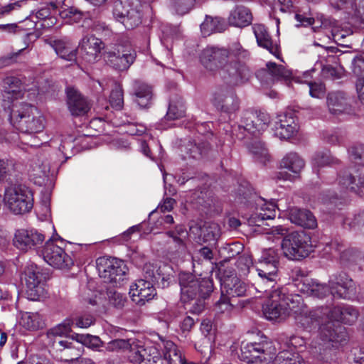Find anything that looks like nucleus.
Returning <instances> with one entry per match:
<instances>
[{"instance_id": "obj_1", "label": "nucleus", "mask_w": 364, "mask_h": 364, "mask_svg": "<svg viewBox=\"0 0 364 364\" xmlns=\"http://www.w3.org/2000/svg\"><path fill=\"white\" fill-rule=\"evenodd\" d=\"M319 309L321 320L328 319L329 321L320 327L319 341L312 342L313 353L317 355L318 360L330 362L333 360L337 350L346 345L349 340L346 328L332 322H341L343 305L333 307L321 306Z\"/></svg>"}, {"instance_id": "obj_2", "label": "nucleus", "mask_w": 364, "mask_h": 364, "mask_svg": "<svg viewBox=\"0 0 364 364\" xmlns=\"http://www.w3.org/2000/svg\"><path fill=\"white\" fill-rule=\"evenodd\" d=\"M242 360L250 364H306L301 356L293 348L279 351L277 355L275 342L264 336L253 341H242L240 346Z\"/></svg>"}, {"instance_id": "obj_3", "label": "nucleus", "mask_w": 364, "mask_h": 364, "mask_svg": "<svg viewBox=\"0 0 364 364\" xmlns=\"http://www.w3.org/2000/svg\"><path fill=\"white\" fill-rule=\"evenodd\" d=\"M181 300L186 308L195 314H199L205 307V299L213 291V282L208 278H200L191 273L179 274Z\"/></svg>"}, {"instance_id": "obj_4", "label": "nucleus", "mask_w": 364, "mask_h": 364, "mask_svg": "<svg viewBox=\"0 0 364 364\" xmlns=\"http://www.w3.org/2000/svg\"><path fill=\"white\" fill-rule=\"evenodd\" d=\"M289 230L282 225L273 226L267 232V238L274 242L283 238L282 250L284 255L291 260H300L313 251L311 240L304 231H295L288 234Z\"/></svg>"}, {"instance_id": "obj_5", "label": "nucleus", "mask_w": 364, "mask_h": 364, "mask_svg": "<svg viewBox=\"0 0 364 364\" xmlns=\"http://www.w3.org/2000/svg\"><path fill=\"white\" fill-rule=\"evenodd\" d=\"M6 115L11 124L23 133L41 132L46 126V119L42 113L35 106L26 102L15 105Z\"/></svg>"}, {"instance_id": "obj_6", "label": "nucleus", "mask_w": 364, "mask_h": 364, "mask_svg": "<svg viewBox=\"0 0 364 364\" xmlns=\"http://www.w3.org/2000/svg\"><path fill=\"white\" fill-rule=\"evenodd\" d=\"M279 261L278 250L269 248L262 252L259 259V267L256 269L258 275L256 282L257 291L266 292L269 289L275 287L279 280Z\"/></svg>"}, {"instance_id": "obj_7", "label": "nucleus", "mask_w": 364, "mask_h": 364, "mask_svg": "<svg viewBox=\"0 0 364 364\" xmlns=\"http://www.w3.org/2000/svg\"><path fill=\"white\" fill-rule=\"evenodd\" d=\"M264 293L269 299L262 306V312L267 320L281 321L291 315L295 295L286 294L284 289L276 287Z\"/></svg>"}, {"instance_id": "obj_8", "label": "nucleus", "mask_w": 364, "mask_h": 364, "mask_svg": "<svg viewBox=\"0 0 364 364\" xmlns=\"http://www.w3.org/2000/svg\"><path fill=\"white\" fill-rule=\"evenodd\" d=\"M144 278L136 280L131 285L129 294L133 301L139 306L153 299L156 296L154 284L159 279L168 281V277L161 275V267L155 272V267L151 264H146L143 269Z\"/></svg>"}, {"instance_id": "obj_9", "label": "nucleus", "mask_w": 364, "mask_h": 364, "mask_svg": "<svg viewBox=\"0 0 364 364\" xmlns=\"http://www.w3.org/2000/svg\"><path fill=\"white\" fill-rule=\"evenodd\" d=\"M2 201L5 208L13 215H24L33 208V193L25 185L11 184L5 188Z\"/></svg>"}, {"instance_id": "obj_10", "label": "nucleus", "mask_w": 364, "mask_h": 364, "mask_svg": "<svg viewBox=\"0 0 364 364\" xmlns=\"http://www.w3.org/2000/svg\"><path fill=\"white\" fill-rule=\"evenodd\" d=\"M139 0H119L113 9V16L127 29H132L141 23V10Z\"/></svg>"}, {"instance_id": "obj_11", "label": "nucleus", "mask_w": 364, "mask_h": 364, "mask_svg": "<svg viewBox=\"0 0 364 364\" xmlns=\"http://www.w3.org/2000/svg\"><path fill=\"white\" fill-rule=\"evenodd\" d=\"M294 305L291 306V315L294 317L297 325L311 331L316 328L322 321L319 308L310 310L304 304L301 297L295 294Z\"/></svg>"}, {"instance_id": "obj_12", "label": "nucleus", "mask_w": 364, "mask_h": 364, "mask_svg": "<svg viewBox=\"0 0 364 364\" xmlns=\"http://www.w3.org/2000/svg\"><path fill=\"white\" fill-rule=\"evenodd\" d=\"M56 239L55 236H53L46 241L41 251V255L45 262L54 268L70 269L74 264L73 259L64 249L54 242Z\"/></svg>"}, {"instance_id": "obj_13", "label": "nucleus", "mask_w": 364, "mask_h": 364, "mask_svg": "<svg viewBox=\"0 0 364 364\" xmlns=\"http://www.w3.org/2000/svg\"><path fill=\"white\" fill-rule=\"evenodd\" d=\"M107 62L114 69L127 70L134 62L136 52L129 41L118 43L106 53Z\"/></svg>"}, {"instance_id": "obj_14", "label": "nucleus", "mask_w": 364, "mask_h": 364, "mask_svg": "<svg viewBox=\"0 0 364 364\" xmlns=\"http://www.w3.org/2000/svg\"><path fill=\"white\" fill-rule=\"evenodd\" d=\"M3 93L1 107L5 114L10 112L15 105H22L21 101L23 96L21 80L16 77H6L3 81Z\"/></svg>"}, {"instance_id": "obj_15", "label": "nucleus", "mask_w": 364, "mask_h": 364, "mask_svg": "<svg viewBox=\"0 0 364 364\" xmlns=\"http://www.w3.org/2000/svg\"><path fill=\"white\" fill-rule=\"evenodd\" d=\"M99 275L105 282L116 284L125 274L124 262L117 258L100 257L97 259Z\"/></svg>"}, {"instance_id": "obj_16", "label": "nucleus", "mask_w": 364, "mask_h": 364, "mask_svg": "<svg viewBox=\"0 0 364 364\" xmlns=\"http://www.w3.org/2000/svg\"><path fill=\"white\" fill-rule=\"evenodd\" d=\"M218 72L220 78L230 86L244 83L250 77V70L238 61L225 63Z\"/></svg>"}, {"instance_id": "obj_17", "label": "nucleus", "mask_w": 364, "mask_h": 364, "mask_svg": "<svg viewBox=\"0 0 364 364\" xmlns=\"http://www.w3.org/2000/svg\"><path fill=\"white\" fill-rule=\"evenodd\" d=\"M211 103L218 110L228 114L237 112L240 108V100L230 89L217 88L211 95Z\"/></svg>"}, {"instance_id": "obj_18", "label": "nucleus", "mask_w": 364, "mask_h": 364, "mask_svg": "<svg viewBox=\"0 0 364 364\" xmlns=\"http://www.w3.org/2000/svg\"><path fill=\"white\" fill-rule=\"evenodd\" d=\"M328 282L330 293L335 298L350 299L356 294L355 282L344 272L331 276Z\"/></svg>"}, {"instance_id": "obj_19", "label": "nucleus", "mask_w": 364, "mask_h": 364, "mask_svg": "<svg viewBox=\"0 0 364 364\" xmlns=\"http://www.w3.org/2000/svg\"><path fill=\"white\" fill-rule=\"evenodd\" d=\"M26 294L28 299L38 300L44 294V283L38 267L35 264L28 265L24 271Z\"/></svg>"}, {"instance_id": "obj_20", "label": "nucleus", "mask_w": 364, "mask_h": 364, "mask_svg": "<svg viewBox=\"0 0 364 364\" xmlns=\"http://www.w3.org/2000/svg\"><path fill=\"white\" fill-rule=\"evenodd\" d=\"M105 45L101 39L93 35H87L79 42L77 49L81 58L87 63H93L100 59Z\"/></svg>"}, {"instance_id": "obj_21", "label": "nucleus", "mask_w": 364, "mask_h": 364, "mask_svg": "<svg viewBox=\"0 0 364 364\" xmlns=\"http://www.w3.org/2000/svg\"><path fill=\"white\" fill-rule=\"evenodd\" d=\"M337 186L339 189L341 200L348 192L358 193L360 188L364 186V176L358 174H353L349 170L341 171L338 176Z\"/></svg>"}, {"instance_id": "obj_22", "label": "nucleus", "mask_w": 364, "mask_h": 364, "mask_svg": "<svg viewBox=\"0 0 364 364\" xmlns=\"http://www.w3.org/2000/svg\"><path fill=\"white\" fill-rule=\"evenodd\" d=\"M269 122L270 117L267 113L260 112L255 114L247 112L241 120L239 129H243L254 136H257L267 128Z\"/></svg>"}, {"instance_id": "obj_23", "label": "nucleus", "mask_w": 364, "mask_h": 364, "mask_svg": "<svg viewBox=\"0 0 364 364\" xmlns=\"http://www.w3.org/2000/svg\"><path fill=\"white\" fill-rule=\"evenodd\" d=\"M229 51L223 48L208 47L204 49L200 56L203 66L210 70H218L227 62Z\"/></svg>"}, {"instance_id": "obj_24", "label": "nucleus", "mask_w": 364, "mask_h": 364, "mask_svg": "<svg viewBox=\"0 0 364 364\" xmlns=\"http://www.w3.org/2000/svg\"><path fill=\"white\" fill-rule=\"evenodd\" d=\"M279 208L274 201H267L264 198H259L256 202L255 211L248 218L249 223L252 225L260 226L264 220L274 219L276 210Z\"/></svg>"}, {"instance_id": "obj_25", "label": "nucleus", "mask_w": 364, "mask_h": 364, "mask_svg": "<svg viewBox=\"0 0 364 364\" xmlns=\"http://www.w3.org/2000/svg\"><path fill=\"white\" fill-rule=\"evenodd\" d=\"M45 238V235L37 230L21 229L16 232L14 244L18 249L27 251L41 244Z\"/></svg>"}, {"instance_id": "obj_26", "label": "nucleus", "mask_w": 364, "mask_h": 364, "mask_svg": "<svg viewBox=\"0 0 364 364\" xmlns=\"http://www.w3.org/2000/svg\"><path fill=\"white\" fill-rule=\"evenodd\" d=\"M66 95L68 108L73 116H83L89 112L90 103L78 90L68 87Z\"/></svg>"}, {"instance_id": "obj_27", "label": "nucleus", "mask_w": 364, "mask_h": 364, "mask_svg": "<svg viewBox=\"0 0 364 364\" xmlns=\"http://www.w3.org/2000/svg\"><path fill=\"white\" fill-rule=\"evenodd\" d=\"M221 293L233 299L235 297L242 296L246 291L245 284L236 275L224 274L220 279Z\"/></svg>"}, {"instance_id": "obj_28", "label": "nucleus", "mask_w": 364, "mask_h": 364, "mask_svg": "<svg viewBox=\"0 0 364 364\" xmlns=\"http://www.w3.org/2000/svg\"><path fill=\"white\" fill-rule=\"evenodd\" d=\"M297 129V124L291 114L279 115L274 126V135L281 139H289Z\"/></svg>"}, {"instance_id": "obj_29", "label": "nucleus", "mask_w": 364, "mask_h": 364, "mask_svg": "<svg viewBox=\"0 0 364 364\" xmlns=\"http://www.w3.org/2000/svg\"><path fill=\"white\" fill-rule=\"evenodd\" d=\"M301 292L309 296L318 298H323L330 293V285L327 287L323 284L319 283L317 280L304 278L297 284Z\"/></svg>"}, {"instance_id": "obj_30", "label": "nucleus", "mask_w": 364, "mask_h": 364, "mask_svg": "<svg viewBox=\"0 0 364 364\" xmlns=\"http://www.w3.org/2000/svg\"><path fill=\"white\" fill-rule=\"evenodd\" d=\"M252 29L258 46L267 49L270 53L279 58V46L277 43L272 41L265 26L262 24H255Z\"/></svg>"}, {"instance_id": "obj_31", "label": "nucleus", "mask_w": 364, "mask_h": 364, "mask_svg": "<svg viewBox=\"0 0 364 364\" xmlns=\"http://www.w3.org/2000/svg\"><path fill=\"white\" fill-rule=\"evenodd\" d=\"M289 217L292 223L305 228L314 229L317 226L316 218L308 210L292 208L289 210Z\"/></svg>"}, {"instance_id": "obj_32", "label": "nucleus", "mask_w": 364, "mask_h": 364, "mask_svg": "<svg viewBox=\"0 0 364 364\" xmlns=\"http://www.w3.org/2000/svg\"><path fill=\"white\" fill-rule=\"evenodd\" d=\"M228 21L230 26L243 28L252 23V15L248 8L237 6L230 11Z\"/></svg>"}, {"instance_id": "obj_33", "label": "nucleus", "mask_w": 364, "mask_h": 364, "mask_svg": "<svg viewBox=\"0 0 364 364\" xmlns=\"http://www.w3.org/2000/svg\"><path fill=\"white\" fill-rule=\"evenodd\" d=\"M327 106L329 112L333 115H339L348 112V100L343 92H332L327 96Z\"/></svg>"}, {"instance_id": "obj_34", "label": "nucleus", "mask_w": 364, "mask_h": 364, "mask_svg": "<svg viewBox=\"0 0 364 364\" xmlns=\"http://www.w3.org/2000/svg\"><path fill=\"white\" fill-rule=\"evenodd\" d=\"M266 69L264 70V82L269 84L268 79L266 75L270 76V80H289L291 78L292 73L290 70H287L282 65H277L275 63L269 62L266 64Z\"/></svg>"}, {"instance_id": "obj_35", "label": "nucleus", "mask_w": 364, "mask_h": 364, "mask_svg": "<svg viewBox=\"0 0 364 364\" xmlns=\"http://www.w3.org/2000/svg\"><path fill=\"white\" fill-rule=\"evenodd\" d=\"M323 251L325 254L331 255L335 257L339 256L343 262L350 261L355 257L351 250L345 249L343 244L336 240L327 243L323 248Z\"/></svg>"}, {"instance_id": "obj_36", "label": "nucleus", "mask_w": 364, "mask_h": 364, "mask_svg": "<svg viewBox=\"0 0 364 364\" xmlns=\"http://www.w3.org/2000/svg\"><path fill=\"white\" fill-rule=\"evenodd\" d=\"M304 160L296 152H289L280 161V167L299 175L304 168Z\"/></svg>"}, {"instance_id": "obj_37", "label": "nucleus", "mask_w": 364, "mask_h": 364, "mask_svg": "<svg viewBox=\"0 0 364 364\" xmlns=\"http://www.w3.org/2000/svg\"><path fill=\"white\" fill-rule=\"evenodd\" d=\"M19 323L28 331H37L43 328L45 322L43 316L38 312H24L21 314Z\"/></svg>"}, {"instance_id": "obj_38", "label": "nucleus", "mask_w": 364, "mask_h": 364, "mask_svg": "<svg viewBox=\"0 0 364 364\" xmlns=\"http://www.w3.org/2000/svg\"><path fill=\"white\" fill-rule=\"evenodd\" d=\"M134 92L136 101L140 107L145 108L149 105L152 99V90L149 85L140 81H134Z\"/></svg>"}, {"instance_id": "obj_39", "label": "nucleus", "mask_w": 364, "mask_h": 364, "mask_svg": "<svg viewBox=\"0 0 364 364\" xmlns=\"http://www.w3.org/2000/svg\"><path fill=\"white\" fill-rule=\"evenodd\" d=\"M226 24L223 19L219 17L206 16L200 24V31L203 36H208L213 33H220L225 31Z\"/></svg>"}, {"instance_id": "obj_40", "label": "nucleus", "mask_w": 364, "mask_h": 364, "mask_svg": "<svg viewBox=\"0 0 364 364\" xmlns=\"http://www.w3.org/2000/svg\"><path fill=\"white\" fill-rule=\"evenodd\" d=\"M51 46L60 58L70 62L76 61L77 48H70L68 43L57 40L51 43Z\"/></svg>"}, {"instance_id": "obj_41", "label": "nucleus", "mask_w": 364, "mask_h": 364, "mask_svg": "<svg viewBox=\"0 0 364 364\" xmlns=\"http://www.w3.org/2000/svg\"><path fill=\"white\" fill-rule=\"evenodd\" d=\"M220 227L215 223H205L199 228L198 237L203 242H215L220 237Z\"/></svg>"}, {"instance_id": "obj_42", "label": "nucleus", "mask_w": 364, "mask_h": 364, "mask_svg": "<svg viewBox=\"0 0 364 364\" xmlns=\"http://www.w3.org/2000/svg\"><path fill=\"white\" fill-rule=\"evenodd\" d=\"M250 151L257 161L266 164L269 160L267 149L260 141H255L248 146Z\"/></svg>"}, {"instance_id": "obj_43", "label": "nucleus", "mask_w": 364, "mask_h": 364, "mask_svg": "<svg viewBox=\"0 0 364 364\" xmlns=\"http://www.w3.org/2000/svg\"><path fill=\"white\" fill-rule=\"evenodd\" d=\"M74 326L73 318H68L61 323L50 329L47 333L48 338L67 336L71 331L72 326Z\"/></svg>"}, {"instance_id": "obj_44", "label": "nucleus", "mask_w": 364, "mask_h": 364, "mask_svg": "<svg viewBox=\"0 0 364 364\" xmlns=\"http://www.w3.org/2000/svg\"><path fill=\"white\" fill-rule=\"evenodd\" d=\"M186 115V107L183 101L180 99L176 102H171L166 118L168 120L181 119Z\"/></svg>"}, {"instance_id": "obj_45", "label": "nucleus", "mask_w": 364, "mask_h": 364, "mask_svg": "<svg viewBox=\"0 0 364 364\" xmlns=\"http://www.w3.org/2000/svg\"><path fill=\"white\" fill-rule=\"evenodd\" d=\"M235 301L221 293L220 299L215 303L214 310L218 314L229 315L234 309Z\"/></svg>"}, {"instance_id": "obj_46", "label": "nucleus", "mask_w": 364, "mask_h": 364, "mask_svg": "<svg viewBox=\"0 0 364 364\" xmlns=\"http://www.w3.org/2000/svg\"><path fill=\"white\" fill-rule=\"evenodd\" d=\"M213 259L214 253L212 249L207 246L203 247L199 250H195L192 255L193 266H195L196 262H198L199 264L203 262H208L211 264H213Z\"/></svg>"}, {"instance_id": "obj_47", "label": "nucleus", "mask_w": 364, "mask_h": 364, "mask_svg": "<svg viewBox=\"0 0 364 364\" xmlns=\"http://www.w3.org/2000/svg\"><path fill=\"white\" fill-rule=\"evenodd\" d=\"M109 103L115 109L119 110L123 107L124 94L122 87L116 82L114 83V87L110 93Z\"/></svg>"}, {"instance_id": "obj_48", "label": "nucleus", "mask_w": 364, "mask_h": 364, "mask_svg": "<svg viewBox=\"0 0 364 364\" xmlns=\"http://www.w3.org/2000/svg\"><path fill=\"white\" fill-rule=\"evenodd\" d=\"M312 70H308L304 73V76L306 80H304L309 86V94L312 97L321 98L324 96L326 88L323 83L321 82H312L309 80V76Z\"/></svg>"}, {"instance_id": "obj_49", "label": "nucleus", "mask_w": 364, "mask_h": 364, "mask_svg": "<svg viewBox=\"0 0 364 364\" xmlns=\"http://www.w3.org/2000/svg\"><path fill=\"white\" fill-rule=\"evenodd\" d=\"M334 219L338 223H341L344 225L350 228L363 227L364 226V211L353 217V219L349 217L344 218L343 214L336 215Z\"/></svg>"}, {"instance_id": "obj_50", "label": "nucleus", "mask_w": 364, "mask_h": 364, "mask_svg": "<svg viewBox=\"0 0 364 364\" xmlns=\"http://www.w3.org/2000/svg\"><path fill=\"white\" fill-rule=\"evenodd\" d=\"M209 148V144L205 142H195L191 143L186 147L187 154L193 159H199L203 155L205 154Z\"/></svg>"}, {"instance_id": "obj_51", "label": "nucleus", "mask_w": 364, "mask_h": 364, "mask_svg": "<svg viewBox=\"0 0 364 364\" xmlns=\"http://www.w3.org/2000/svg\"><path fill=\"white\" fill-rule=\"evenodd\" d=\"M252 259L249 255H242L240 256L236 262V267L238 270L240 277H244L247 276L250 268L252 267Z\"/></svg>"}, {"instance_id": "obj_52", "label": "nucleus", "mask_w": 364, "mask_h": 364, "mask_svg": "<svg viewBox=\"0 0 364 364\" xmlns=\"http://www.w3.org/2000/svg\"><path fill=\"white\" fill-rule=\"evenodd\" d=\"M200 1V0H173L172 7L178 14L184 15L192 9L196 2Z\"/></svg>"}, {"instance_id": "obj_53", "label": "nucleus", "mask_w": 364, "mask_h": 364, "mask_svg": "<svg viewBox=\"0 0 364 364\" xmlns=\"http://www.w3.org/2000/svg\"><path fill=\"white\" fill-rule=\"evenodd\" d=\"M336 160L331 155L329 151H319L315 154L312 159L314 166L322 167L326 165L336 163Z\"/></svg>"}, {"instance_id": "obj_54", "label": "nucleus", "mask_w": 364, "mask_h": 364, "mask_svg": "<svg viewBox=\"0 0 364 364\" xmlns=\"http://www.w3.org/2000/svg\"><path fill=\"white\" fill-rule=\"evenodd\" d=\"M358 312L355 308L349 305H343L341 322L351 325L357 320Z\"/></svg>"}, {"instance_id": "obj_55", "label": "nucleus", "mask_w": 364, "mask_h": 364, "mask_svg": "<svg viewBox=\"0 0 364 364\" xmlns=\"http://www.w3.org/2000/svg\"><path fill=\"white\" fill-rule=\"evenodd\" d=\"M331 5L336 9H344L346 12L353 16V6L358 5L354 0H330Z\"/></svg>"}, {"instance_id": "obj_56", "label": "nucleus", "mask_w": 364, "mask_h": 364, "mask_svg": "<svg viewBox=\"0 0 364 364\" xmlns=\"http://www.w3.org/2000/svg\"><path fill=\"white\" fill-rule=\"evenodd\" d=\"M109 302L113 306L121 309L126 302V296L115 290H109L107 291Z\"/></svg>"}, {"instance_id": "obj_57", "label": "nucleus", "mask_w": 364, "mask_h": 364, "mask_svg": "<svg viewBox=\"0 0 364 364\" xmlns=\"http://www.w3.org/2000/svg\"><path fill=\"white\" fill-rule=\"evenodd\" d=\"M76 341L90 348H98L100 346L101 341L98 336L89 334H76Z\"/></svg>"}, {"instance_id": "obj_58", "label": "nucleus", "mask_w": 364, "mask_h": 364, "mask_svg": "<svg viewBox=\"0 0 364 364\" xmlns=\"http://www.w3.org/2000/svg\"><path fill=\"white\" fill-rule=\"evenodd\" d=\"M141 364H163L164 358H161L159 351L153 346L147 347V354Z\"/></svg>"}, {"instance_id": "obj_59", "label": "nucleus", "mask_w": 364, "mask_h": 364, "mask_svg": "<svg viewBox=\"0 0 364 364\" xmlns=\"http://www.w3.org/2000/svg\"><path fill=\"white\" fill-rule=\"evenodd\" d=\"M147 354V348H144L140 346L137 348L136 350L132 348L130 350V354L129 355V358L131 362L141 364L144 360H145L146 355Z\"/></svg>"}, {"instance_id": "obj_60", "label": "nucleus", "mask_w": 364, "mask_h": 364, "mask_svg": "<svg viewBox=\"0 0 364 364\" xmlns=\"http://www.w3.org/2000/svg\"><path fill=\"white\" fill-rule=\"evenodd\" d=\"M74 321V326L81 328H86L94 323L95 319L90 314L77 316L72 318Z\"/></svg>"}, {"instance_id": "obj_61", "label": "nucleus", "mask_w": 364, "mask_h": 364, "mask_svg": "<svg viewBox=\"0 0 364 364\" xmlns=\"http://www.w3.org/2000/svg\"><path fill=\"white\" fill-rule=\"evenodd\" d=\"M167 235L171 237L173 242L178 245H183V238L186 236V232L183 226L177 225L174 231H168Z\"/></svg>"}, {"instance_id": "obj_62", "label": "nucleus", "mask_w": 364, "mask_h": 364, "mask_svg": "<svg viewBox=\"0 0 364 364\" xmlns=\"http://www.w3.org/2000/svg\"><path fill=\"white\" fill-rule=\"evenodd\" d=\"M132 348L129 340L115 339L107 343V348L109 350L114 351L121 349H127Z\"/></svg>"}, {"instance_id": "obj_63", "label": "nucleus", "mask_w": 364, "mask_h": 364, "mask_svg": "<svg viewBox=\"0 0 364 364\" xmlns=\"http://www.w3.org/2000/svg\"><path fill=\"white\" fill-rule=\"evenodd\" d=\"M349 154L351 159L355 160V163L364 166V151L363 146L351 147L349 150Z\"/></svg>"}, {"instance_id": "obj_64", "label": "nucleus", "mask_w": 364, "mask_h": 364, "mask_svg": "<svg viewBox=\"0 0 364 364\" xmlns=\"http://www.w3.org/2000/svg\"><path fill=\"white\" fill-rule=\"evenodd\" d=\"M231 54L239 59H245L247 58L248 51L244 49L242 46L237 43H233L230 47L229 55Z\"/></svg>"}]
</instances>
